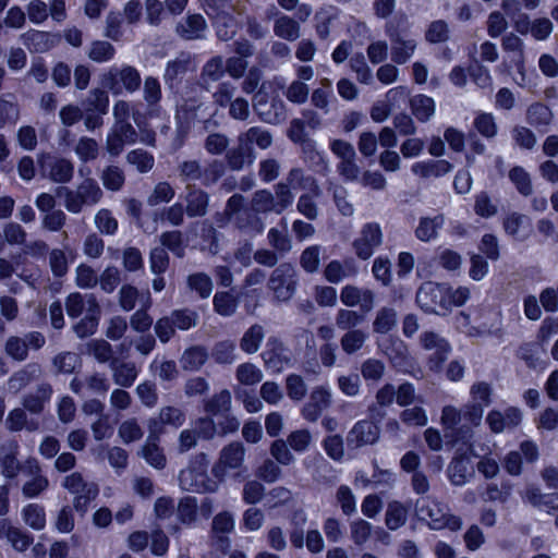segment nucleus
<instances>
[{"label":"nucleus","mask_w":558,"mask_h":558,"mask_svg":"<svg viewBox=\"0 0 558 558\" xmlns=\"http://www.w3.org/2000/svg\"><path fill=\"white\" fill-rule=\"evenodd\" d=\"M206 12L215 20L217 35L228 40L236 33L238 17L245 11V5L232 0H199Z\"/></svg>","instance_id":"obj_1"},{"label":"nucleus","mask_w":558,"mask_h":558,"mask_svg":"<svg viewBox=\"0 0 558 558\" xmlns=\"http://www.w3.org/2000/svg\"><path fill=\"white\" fill-rule=\"evenodd\" d=\"M209 460L204 452L195 454L189 465L179 474V484L182 489L194 493H216L219 481L208 475Z\"/></svg>","instance_id":"obj_2"},{"label":"nucleus","mask_w":558,"mask_h":558,"mask_svg":"<svg viewBox=\"0 0 558 558\" xmlns=\"http://www.w3.org/2000/svg\"><path fill=\"white\" fill-rule=\"evenodd\" d=\"M246 450L240 441H232L219 451L218 458L211 466V475L221 484L228 476L240 477L246 472Z\"/></svg>","instance_id":"obj_3"},{"label":"nucleus","mask_w":558,"mask_h":558,"mask_svg":"<svg viewBox=\"0 0 558 558\" xmlns=\"http://www.w3.org/2000/svg\"><path fill=\"white\" fill-rule=\"evenodd\" d=\"M299 287V274L291 263H281L270 274L267 289L277 304L288 303Z\"/></svg>","instance_id":"obj_4"},{"label":"nucleus","mask_w":558,"mask_h":558,"mask_svg":"<svg viewBox=\"0 0 558 558\" xmlns=\"http://www.w3.org/2000/svg\"><path fill=\"white\" fill-rule=\"evenodd\" d=\"M416 302L425 312L446 315L452 310L453 293L445 284L425 282L416 293Z\"/></svg>","instance_id":"obj_5"},{"label":"nucleus","mask_w":558,"mask_h":558,"mask_svg":"<svg viewBox=\"0 0 558 558\" xmlns=\"http://www.w3.org/2000/svg\"><path fill=\"white\" fill-rule=\"evenodd\" d=\"M59 194L63 195L64 207L71 214H80L84 206L98 204L104 196L98 182L92 178L83 180L75 190L60 189Z\"/></svg>","instance_id":"obj_6"},{"label":"nucleus","mask_w":558,"mask_h":558,"mask_svg":"<svg viewBox=\"0 0 558 558\" xmlns=\"http://www.w3.org/2000/svg\"><path fill=\"white\" fill-rule=\"evenodd\" d=\"M141 82L140 72L129 64L110 66L100 75L102 87L110 90L113 95H120L123 90L134 93L140 88Z\"/></svg>","instance_id":"obj_7"},{"label":"nucleus","mask_w":558,"mask_h":558,"mask_svg":"<svg viewBox=\"0 0 558 558\" xmlns=\"http://www.w3.org/2000/svg\"><path fill=\"white\" fill-rule=\"evenodd\" d=\"M63 487L74 495L73 506L76 511L85 513L89 504L99 494L98 485L86 481L78 472H73L63 480Z\"/></svg>","instance_id":"obj_8"},{"label":"nucleus","mask_w":558,"mask_h":558,"mask_svg":"<svg viewBox=\"0 0 558 558\" xmlns=\"http://www.w3.org/2000/svg\"><path fill=\"white\" fill-rule=\"evenodd\" d=\"M138 132L130 122H113L106 137V149L111 157L119 156L125 145L137 142Z\"/></svg>","instance_id":"obj_9"},{"label":"nucleus","mask_w":558,"mask_h":558,"mask_svg":"<svg viewBox=\"0 0 558 558\" xmlns=\"http://www.w3.org/2000/svg\"><path fill=\"white\" fill-rule=\"evenodd\" d=\"M178 173L182 182L201 181L206 186L214 184L221 175L216 163L203 169L201 162L195 159H185L179 162Z\"/></svg>","instance_id":"obj_10"},{"label":"nucleus","mask_w":558,"mask_h":558,"mask_svg":"<svg viewBox=\"0 0 558 558\" xmlns=\"http://www.w3.org/2000/svg\"><path fill=\"white\" fill-rule=\"evenodd\" d=\"M470 393L471 404L463 413V420L472 426H477L482 421L484 408L492 402V388L486 383H477L472 386Z\"/></svg>","instance_id":"obj_11"},{"label":"nucleus","mask_w":558,"mask_h":558,"mask_svg":"<svg viewBox=\"0 0 558 558\" xmlns=\"http://www.w3.org/2000/svg\"><path fill=\"white\" fill-rule=\"evenodd\" d=\"M332 403V391L327 385L316 386L312 389L307 402L303 405L301 414L308 422H316L322 413Z\"/></svg>","instance_id":"obj_12"},{"label":"nucleus","mask_w":558,"mask_h":558,"mask_svg":"<svg viewBox=\"0 0 558 558\" xmlns=\"http://www.w3.org/2000/svg\"><path fill=\"white\" fill-rule=\"evenodd\" d=\"M383 243V232L377 222L365 223L359 238L353 242L355 254L361 259H368Z\"/></svg>","instance_id":"obj_13"},{"label":"nucleus","mask_w":558,"mask_h":558,"mask_svg":"<svg viewBox=\"0 0 558 558\" xmlns=\"http://www.w3.org/2000/svg\"><path fill=\"white\" fill-rule=\"evenodd\" d=\"M263 360L268 369L280 373L292 365L291 351L276 337L267 340Z\"/></svg>","instance_id":"obj_14"},{"label":"nucleus","mask_w":558,"mask_h":558,"mask_svg":"<svg viewBox=\"0 0 558 558\" xmlns=\"http://www.w3.org/2000/svg\"><path fill=\"white\" fill-rule=\"evenodd\" d=\"M416 515L421 521H424L433 530H440L446 526L448 522V514L445 507L437 500L428 497H423L416 501Z\"/></svg>","instance_id":"obj_15"},{"label":"nucleus","mask_w":558,"mask_h":558,"mask_svg":"<svg viewBox=\"0 0 558 558\" xmlns=\"http://www.w3.org/2000/svg\"><path fill=\"white\" fill-rule=\"evenodd\" d=\"M379 427L369 420L357 421L347 435V445L351 449L373 445L379 439Z\"/></svg>","instance_id":"obj_16"},{"label":"nucleus","mask_w":558,"mask_h":558,"mask_svg":"<svg viewBox=\"0 0 558 558\" xmlns=\"http://www.w3.org/2000/svg\"><path fill=\"white\" fill-rule=\"evenodd\" d=\"M340 301L347 307L360 306L368 313L375 305V293L368 288H362L354 284H345L340 291Z\"/></svg>","instance_id":"obj_17"},{"label":"nucleus","mask_w":558,"mask_h":558,"mask_svg":"<svg viewBox=\"0 0 558 558\" xmlns=\"http://www.w3.org/2000/svg\"><path fill=\"white\" fill-rule=\"evenodd\" d=\"M40 167L44 175L56 183H68L73 178L74 167L68 159L50 155L43 156Z\"/></svg>","instance_id":"obj_18"},{"label":"nucleus","mask_w":558,"mask_h":558,"mask_svg":"<svg viewBox=\"0 0 558 558\" xmlns=\"http://www.w3.org/2000/svg\"><path fill=\"white\" fill-rule=\"evenodd\" d=\"M387 35L391 41V60L397 64L407 63L415 52L416 40L407 38L400 32L387 28Z\"/></svg>","instance_id":"obj_19"},{"label":"nucleus","mask_w":558,"mask_h":558,"mask_svg":"<svg viewBox=\"0 0 558 558\" xmlns=\"http://www.w3.org/2000/svg\"><path fill=\"white\" fill-rule=\"evenodd\" d=\"M486 421L492 432L499 434L508 428L517 427L522 421V412L514 407H509L504 412L493 410L488 413Z\"/></svg>","instance_id":"obj_20"},{"label":"nucleus","mask_w":558,"mask_h":558,"mask_svg":"<svg viewBox=\"0 0 558 558\" xmlns=\"http://www.w3.org/2000/svg\"><path fill=\"white\" fill-rule=\"evenodd\" d=\"M185 422L184 412L177 407H162L159 410V414L157 417H151L148 420L147 426L148 432H154L159 435L163 434V426L170 425L174 428H179Z\"/></svg>","instance_id":"obj_21"},{"label":"nucleus","mask_w":558,"mask_h":558,"mask_svg":"<svg viewBox=\"0 0 558 558\" xmlns=\"http://www.w3.org/2000/svg\"><path fill=\"white\" fill-rule=\"evenodd\" d=\"M421 341L426 350L434 351L429 357L430 368L435 371L440 369L450 352V344L434 332H424L421 337Z\"/></svg>","instance_id":"obj_22"},{"label":"nucleus","mask_w":558,"mask_h":558,"mask_svg":"<svg viewBox=\"0 0 558 558\" xmlns=\"http://www.w3.org/2000/svg\"><path fill=\"white\" fill-rule=\"evenodd\" d=\"M184 202L185 213L190 218L204 217L208 211L209 195L195 185L185 187Z\"/></svg>","instance_id":"obj_23"},{"label":"nucleus","mask_w":558,"mask_h":558,"mask_svg":"<svg viewBox=\"0 0 558 558\" xmlns=\"http://www.w3.org/2000/svg\"><path fill=\"white\" fill-rule=\"evenodd\" d=\"M65 310L71 318H76L85 313H100L99 304L93 294L73 292L65 300Z\"/></svg>","instance_id":"obj_24"},{"label":"nucleus","mask_w":558,"mask_h":558,"mask_svg":"<svg viewBox=\"0 0 558 558\" xmlns=\"http://www.w3.org/2000/svg\"><path fill=\"white\" fill-rule=\"evenodd\" d=\"M0 539L7 541L17 551H25L33 543V537L27 532L14 526L7 519L0 520Z\"/></svg>","instance_id":"obj_25"},{"label":"nucleus","mask_w":558,"mask_h":558,"mask_svg":"<svg viewBox=\"0 0 558 558\" xmlns=\"http://www.w3.org/2000/svg\"><path fill=\"white\" fill-rule=\"evenodd\" d=\"M19 451V444L14 439L3 440L0 445V464L2 468V474L8 478L15 477L21 465L16 459Z\"/></svg>","instance_id":"obj_26"},{"label":"nucleus","mask_w":558,"mask_h":558,"mask_svg":"<svg viewBox=\"0 0 558 558\" xmlns=\"http://www.w3.org/2000/svg\"><path fill=\"white\" fill-rule=\"evenodd\" d=\"M458 446V438L456 437V485L462 484L466 481L468 476H471L474 471V462L473 458L478 457L480 453L475 451L473 445L466 446L465 451H462L463 448Z\"/></svg>","instance_id":"obj_27"},{"label":"nucleus","mask_w":558,"mask_h":558,"mask_svg":"<svg viewBox=\"0 0 558 558\" xmlns=\"http://www.w3.org/2000/svg\"><path fill=\"white\" fill-rule=\"evenodd\" d=\"M159 434L149 432L145 444L141 448L140 454L149 465L161 470L166 466L167 460L162 449L159 447Z\"/></svg>","instance_id":"obj_28"},{"label":"nucleus","mask_w":558,"mask_h":558,"mask_svg":"<svg viewBox=\"0 0 558 558\" xmlns=\"http://www.w3.org/2000/svg\"><path fill=\"white\" fill-rule=\"evenodd\" d=\"M233 225L241 231L248 234H259L264 231L265 223L259 214L251 208H245L231 220Z\"/></svg>","instance_id":"obj_29"},{"label":"nucleus","mask_w":558,"mask_h":558,"mask_svg":"<svg viewBox=\"0 0 558 558\" xmlns=\"http://www.w3.org/2000/svg\"><path fill=\"white\" fill-rule=\"evenodd\" d=\"M525 498L541 510L556 515L555 524L558 529V494H542L537 488H529Z\"/></svg>","instance_id":"obj_30"},{"label":"nucleus","mask_w":558,"mask_h":558,"mask_svg":"<svg viewBox=\"0 0 558 558\" xmlns=\"http://www.w3.org/2000/svg\"><path fill=\"white\" fill-rule=\"evenodd\" d=\"M195 63L190 53L181 52L174 60L167 63L165 70V81L172 84L178 78H181L189 71L195 70Z\"/></svg>","instance_id":"obj_31"},{"label":"nucleus","mask_w":558,"mask_h":558,"mask_svg":"<svg viewBox=\"0 0 558 558\" xmlns=\"http://www.w3.org/2000/svg\"><path fill=\"white\" fill-rule=\"evenodd\" d=\"M110 369L112 372V378L116 385L123 388L131 387L138 375V371L132 362H120L112 360L110 363Z\"/></svg>","instance_id":"obj_32"},{"label":"nucleus","mask_w":558,"mask_h":558,"mask_svg":"<svg viewBox=\"0 0 558 558\" xmlns=\"http://www.w3.org/2000/svg\"><path fill=\"white\" fill-rule=\"evenodd\" d=\"M22 43L34 52H46L54 46L51 34L37 29H29L21 35Z\"/></svg>","instance_id":"obj_33"},{"label":"nucleus","mask_w":558,"mask_h":558,"mask_svg":"<svg viewBox=\"0 0 558 558\" xmlns=\"http://www.w3.org/2000/svg\"><path fill=\"white\" fill-rule=\"evenodd\" d=\"M27 463L33 477L23 485L22 493L26 498H35L47 489L49 482L46 476L40 474V468L36 460H31Z\"/></svg>","instance_id":"obj_34"},{"label":"nucleus","mask_w":558,"mask_h":558,"mask_svg":"<svg viewBox=\"0 0 558 558\" xmlns=\"http://www.w3.org/2000/svg\"><path fill=\"white\" fill-rule=\"evenodd\" d=\"M207 24L203 15L190 14L184 21L178 24V34L189 40L199 39L204 37Z\"/></svg>","instance_id":"obj_35"},{"label":"nucleus","mask_w":558,"mask_h":558,"mask_svg":"<svg viewBox=\"0 0 558 558\" xmlns=\"http://www.w3.org/2000/svg\"><path fill=\"white\" fill-rule=\"evenodd\" d=\"M238 141L242 147H247L248 149L252 144H255L260 149H267L272 144V135L265 129L253 126L245 133L240 134Z\"/></svg>","instance_id":"obj_36"},{"label":"nucleus","mask_w":558,"mask_h":558,"mask_svg":"<svg viewBox=\"0 0 558 558\" xmlns=\"http://www.w3.org/2000/svg\"><path fill=\"white\" fill-rule=\"evenodd\" d=\"M41 374V367L36 363H28L22 369L15 372L9 379L11 390L20 391L28 384L37 379Z\"/></svg>","instance_id":"obj_37"},{"label":"nucleus","mask_w":558,"mask_h":558,"mask_svg":"<svg viewBox=\"0 0 558 558\" xmlns=\"http://www.w3.org/2000/svg\"><path fill=\"white\" fill-rule=\"evenodd\" d=\"M274 34L279 38L294 41L301 36L300 24L291 16L281 14L275 20Z\"/></svg>","instance_id":"obj_38"},{"label":"nucleus","mask_w":558,"mask_h":558,"mask_svg":"<svg viewBox=\"0 0 558 558\" xmlns=\"http://www.w3.org/2000/svg\"><path fill=\"white\" fill-rule=\"evenodd\" d=\"M52 395V388L48 384L39 385L34 393L25 396L23 407L35 414L44 410L45 403L49 401Z\"/></svg>","instance_id":"obj_39"},{"label":"nucleus","mask_w":558,"mask_h":558,"mask_svg":"<svg viewBox=\"0 0 558 558\" xmlns=\"http://www.w3.org/2000/svg\"><path fill=\"white\" fill-rule=\"evenodd\" d=\"M208 352L202 345L187 348L181 359L180 364L184 371H198L207 361Z\"/></svg>","instance_id":"obj_40"},{"label":"nucleus","mask_w":558,"mask_h":558,"mask_svg":"<svg viewBox=\"0 0 558 558\" xmlns=\"http://www.w3.org/2000/svg\"><path fill=\"white\" fill-rule=\"evenodd\" d=\"M226 73L225 61L222 57L216 56L210 58L203 66L201 73L202 84L205 86L220 81Z\"/></svg>","instance_id":"obj_41"},{"label":"nucleus","mask_w":558,"mask_h":558,"mask_svg":"<svg viewBox=\"0 0 558 558\" xmlns=\"http://www.w3.org/2000/svg\"><path fill=\"white\" fill-rule=\"evenodd\" d=\"M22 519L26 525L35 531H41L46 526L45 508L38 504H28L22 509Z\"/></svg>","instance_id":"obj_42"},{"label":"nucleus","mask_w":558,"mask_h":558,"mask_svg":"<svg viewBox=\"0 0 558 558\" xmlns=\"http://www.w3.org/2000/svg\"><path fill=\"white\" fill-rule=\"evenodd\" d=\"M265 338V331L262 325L254 324L243 335L240 340V348L247 354L258 351L260 343Z\"/></svg>","instance_id":"obj_43"},{"label":"nucleus","mask_w":558,"mask_h":558,"mask_svg":"<svg viewBox=\"0 0 558 558\" xmlns=\"http://www.w3.org/2000/svg\"><path fill=\"white\" fill-rule=\"evenodd\" d=\"M251 206L258 214L276 213L281 214L278 210L274 194L268 190L256 191L251 199Z\"/></svg>","instance_id":"obj_44"},{"label":"nucleus","mask_w":558,"mask_h":558,"mask_svg":"<svg viewBox=\"0 0 558 558\" xmlns=\"http://www.w3.org/2000/svg\"><path fill=\"white\" fill-rule=\"evenodd\" d=\"M143 435L144 430L135 417L124 420L118 427V436L124 445L141 440Z\"/></svg>","instance_id":"obj_45"},{"label":"nucleus","mask_w":558,"mask_h":558,"mask_svg":"<svg viewBox=\"0 0 558 558\" xmlns=\"http://www.w3.org/2000/svg\"><path fill=\"white\" fill-rule=\"evenodd\" d=\"M408 519V509L399 501L388 504L385 514V523L391 531H396L405 524Z\"/></svg>","instance_id":"obj_46"},{"label":"nucleus","mask_w":558,"mask_h":558,"mask_svg":"<svg viewBox=\"0 0 558 558\" xmlns=\"http://www.w3.org/2000/svg\"><path fill=\"white\" fill-rule=\"evenodd\" d=\"M444 225V217L438 215L434 218H422L415 230L417 239L421 241H430L438 235V231Z\"/></svg>","instance_id":"obj_47"},{"label":"nucleus","mask_w":558,"mask_h":558,"mask_svg":"<svg viewBox=\"0 0 558 558\" xmlns=\"http://www.w3.org/2000/svg\"><path fill=\"white\" fill-rule=\"evenodd\" d=\"M412 113L417 120L425 122L435 113V101L425 95H416L410 100Z\"/></svg>","instance_id":"obj_48"},{"label":"nucleus","mask_w":558,"mask_h":558,"mask_svg":"<svg viewBox=\"0 0 558 558\" xmlns=\"http://www.w3.org/2000/svg\"><path fill=\"white\" fill-rule=\"evenodd\" d=\"M368 339V333L362 329L348 330L340 339L341 349L347 354L361 350Z\"/></svg>","instance_id":"obj_49"},{"label":"nucleus","mask_w":558,"mask_h":558,"mask_svg":"<svg viewBox=\"0 0 558 558\" xmlns=\"http://www.w3.org/2000/svg\"><path fill=\"white\" fill-rule=\"evenodd\" d=\"M284 223L283 230H279L277 228H270L267 233V239L269 245L275 250V252L284 255L289 253L292 248V241L287 233V222L282 220Z\"/></svg>","instance_id":"obj_50"},{"label":"nucleus","mask_w":558,"mask_h":558,"mask_svg":"<svg viewBox=\"0 0 558 558\" xmlns=\"http://www.w3.org/2000/svg\"><path fill=\"white\" fill-rule=\"evenodd\" d=\"M374 534V526L364 519H355L350 522V537L356 546L366 544Z\"/></svg>","instance_id":"obj_51"},{"label":"nucleus","mask_w":558,"mask_h":558,"mask_svg":"<svg viewBox=\"0 0 558 558\" xmlns=\"http://www.w3.org/2000/svg\"><path fill=\"white\" fill-rule=\"evenodd\" d=\"M284 182L288 183L289 186L293 187V189H308L316 196H318L319 192H320L318 185L316 184V182L314 180V178L306 177L304 174V171L302 169H300V168L291 169L289 171Z\"/></svg>","instance_id":"obj_52"},{"label":"nucleus","mask_w":558,"mask_h":558,"mask_svg":"<svg viewBox=\"0 0 558 558\" xmlns=\"http://www.w3.org/2000/svg\"><path fill=\"white\" fill-rule=\"evenodd\" d=\"M116 48L108 41L95 40L93 41L87 51L88 58L97 63L109 62L114 58Z\"/></svg>","instance_id":"obj_53"},{"label":"nucleus","mask_w":558,"mask_h":558,"mask_svg":"<svg viewBox=\"0 0 558 558\" xmlns=\"http://www.w3.org/2000/svg\"><path fill=\"white\" fill-rule=\"evenodd\" d=\"M231 401L232 398L230 391L223 389L207 399L204 403V409L207 413L213 415L226 413L231 408Z\"/></svg>","instance_id":"obj_54"},{"label":"nucleus","mask_w":558,"mask_h":558,"mask_svg":"<svg viewBox=\"0 0 558 558\" xmlns=\"http://www.w3.org/2000/svg\"><path fill=\"white\" fill-rule=\"evenodd\" d=\"M213 304L217 314L229 317L236 312L239 302L236 296L230 292H217L214 295Z\"/></svg>","instance_id":"obj_55"},{"label":"nucleus","mask_w":558,"mask_h":558,"mask_svg":"<svg viewBox=\"0 0 558 558\" xmlns=\"http://www.w3.org/2000/svg\"><path fill=\"white\" fill-rule=\"evenodd\" d=\"M320 245H310L307 246L300 256V266L307 274H315L318 271L320 266V254H322Z\"/></svg>","instance_id":"obj_56"},{"label":"nucleus","mask_w":558,"mask_h":558,"mask_svg":"<svg viewBox=\"0 0 558 558\" xmlns=\"http://www.w3.org/2000/svg\"><path fill=\"white\" fill-rule=\"evenodd\" d=\"M104 186L112 192L120 191L125 182V175L118 166L106 167L100 174Z\"/></svg>","instance_id":"obj_57"},{"label":"nucleus","mask_w":558,"mask_h":558,"mask_svg":"<svg viewBox=\"0 0 558 558\" xmlns=\"http://www.w3.org/2000/svg\"><path fill=\"white\" fill-rule=\"evenodd\" d=\"M397 324V312L392 307H381L376 313L373 329L378 333L389 332Z\"/></svg>","instance_id":"obj_58"},{"label":"nucleus","mask_w":558,"mask_h":558,"mask_svg":"<svg viewBox=\"0 0 558 558\" xmlns=\"http://www.w3.org/2000/svg\"><path fill=\"white\" fill-rule=\"evenodd\" d=\"M197 500L195 497L182 498L177 507L178 519L185 525H192L197 519Z\"/></svg>","instance_id":"obj_59"},{"label":"nucleus","mask_w":558,"mask_h":558,"mask_svg":"<svg viewBox=\"0 0 558 558\" xmlns=\"http://www.w3.org/2000/svg\"><path fill=\"white\" fill-rule=\"evenodd\" d=\"M5 426L11 432H20L23 428L28 430H36L38 424L35 422H27L26 413L23 409H13L9 412L5 418Z\"/></svg>","instance_id":"obj_60"},{"label":"nucleus","mask_w":558,"mask_h":558,"mask_svg":"<svg viewBox=\"0 0 558 558\" xmlns=\"http://www.w3.org/2000/svg\"><path fill=\"white\" fill-rule=\"evenodd\" d=\"M187 286L202 299H207L211 294L214 288L211 278L205 272L190 275L187 277Z\"/></svg>","instance_id":"obj_61"},{"label":"nucleus","mask_w":558,"mask_h":558,"mask_svg":"<svg viewBox=\"0 0 558 558\" xmlns=\"http://www.w3.org/2000/svg\"><path fill=\"white\" fill-rule=\"evenodd\" d=\"M74 151L81 161H92L99 155V145L94 138L83 136L77 141Z\"/></svg>","instance_id":"obj_62"},{"label":"nucleus","mask_w":558,"mask_h":558,"mask_svg":"<svg viewBox=\"0 0 558 558\" xmlns=\"http://www.w3.org/2000/svg\"><path fill=\"white\" fill-rule=\"evenodd\" d=\"M170 316L173 320L175 329L182 331L195 327L199 319L198 314L195 311L189 308L172 311Z\"/></svg>","instance_id":"obj_63"},{"label":"nucleus","mask_w":558,"mask_h":558,"mask_svg":"<svg viewBox=\"0 0 558 558\" xmlns=\"http://www.w3.org/2000/svg\"><path fill=\"white\" fill-rule=\"evenodd\" d=\"M94 222L101 234L113 235L118 230V220L107 208H102L96 213Z\"/></svg>","instance_id":"obj_64"}]
</instances>
